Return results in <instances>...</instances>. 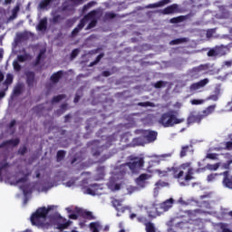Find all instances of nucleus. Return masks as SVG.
Here are the masks:
<instances>
[{"mask_svg": "<svg viewBox=\"0 0 232 232\" xmlns=\"http://www.w3.org/2000/svg\"><path fill=\"white\" fill-rule=\"evenodd\" d=\"M112 205H113V208H115V209L119 213H124V209L127 208H121V206H122V200L113 199L112 200Z\"/></svg>", "mask_w": 232, "mask_h": 232, "instance_id": "26", "label": "nucleus"}, {"mask_svg": "<svg viewBox=\"0 0 232 232\" xmlns=\"http://www.w3.org/2000/svg\"><path fill=\"white\" fill-rule=\"evenodd\" d=\"M133 142L136 144V146H144V144H147L144 135H142V137L134 139Z\"/></svg>", "mask_w": 232, "mask_h": 232, "instance_id": "28", "label": "nucleus"}, {"mask_svg": "<svg viewBox=\"0 0 232 232\" xmlns=\"http://www.w3.org/2000/svg\"><path fill=\"white\" fill-rule=\"evenodd\" d=\"M23 92V87H21V85H17L14 89V95H21Z\"/></svg>", "mask_w": 232, "mask_h": 232, "instance_id": "39", "label": "nucleus"}, {"mask_svg": "<svg viewBox=\"0 0 232 232\" xmlns=\"http://www.w3.org/2000/svg\"><path fill=\"white\" fill-rule=\"evenodd\" d=\"M13 66L15 72H21V64H19V62L17 61L13 62Z\"/></svg>", "mask_w": 232, "mask_h": 232, "instance_id": "42", "label": "nucleus"}, {"mask_svg": "<svg viewBox=\"0 0 232 232\" xmlns=\"http://www.w3.org/2000/svg\"><path fill=\"white\" fill-rule=\"evenodd\" d=\"M77 55H79V49H74V50L72 52L71 58H72V59H75Z\"/></svg>", "mask_w": 232, "mask_h": 232, "instance_id": "53", "label": "nucleus"}, {"mask_svg": "<svg viewBox=\"0 0 232 232\" xmlns=\"http://www.w3.org/2000/svg\"><path fill=\"white\" fill-rule=\"evenodd\" d=\"M220 227L223 232H232L231 229L227 228V225H226V224H221Z\"/></svg>", "mask_w": 232, "mask_h": 232, "instance_id": "51", "label": "nucleus"}, {"mask_svg": "<svg viewBox=\"0 0 232 232\" xmlns=\"http://www.w3.org/2000/svg\"><path fill=\"white\" fill-rule=\"evenodd\" d=\"M151 179V175L150 174H141L139 178L136 179L135 182L138 186L139 189H144L146 186H148V180Z\"/></svg>", "mask_w": 232, "mask_h": 232, "instance_id": "9", "label": "nucleus"}, {"mask_svg": "<svg viewBox=\"0 0 232 232\" xmlns=\"http://www.w3.org/2000/svg\"><path fill=\"white\" fill-rule=\"evenodd\" d=\"M102 226H101V223L99 222H93L90 224V229L92 232H99L101 231Z\"/></svg>", "mask_w": 232, "mask_h": 232, "instance_id": "27", "label": "nucleus"}, {"mask_svg": "<svg viewBox=\"0 0 232 232\" xmlns=\"http://www.w3.org/2000/svg\"><path fill=\"white\" fill-rule=\"evenodd\" d=\"M86 184H88V179H83L82 182V193H84L85 195H92V197H95V195H102V185L94 183L86 186Z\"/></svg>", "mask_w": 232, "mask_h": 232, "instance_id": "7", "label": "nucleus"}, {"mask_svg": "<svg viewBox=\"0 0 232 232\" xmlns=\"http://www.w3.org/2000/svg\"><path fill=\"white\" fill-rule=\"evenodd\" d=\"M51 81H52V82H53V84L59 82V72H54L51 76Z\"/></svg>", "mask_w": 232, "mask_h": 232, "instance_id": "38", "label": "nucleus"}, {"mask_svg": "<svg viewBox=\"0 0 232 232\" xmlns=\"http://www.w3.org/2000/svg\"><path fill=\"white\" fill-rule=\"evenodd\" d=\"M140 188H138V187H133V186H129L127 188V191L129 193V195H131V193H135V191H139Z\"/></svg>", "mask_w": 232, "mask_h": 232, "instance_id": "40", "label": "nucleus"}, {"mask_svg": "<svg viewBox=\"0 0 232 232\" xmlns=\"http://www.w3.org/2000/svg\"><path fill=\"white\" fill-rule=\"evenodd\" d=\"M101 59H102V55H99L97 58H96V61L90 64V66H95V64H97V63H99V61H101Z\"/></svg>", "mask_w": 232, "mask_h": 232, "instance_id": "59", "label": "nucleus"}, {"mask_svg": "<svg viewBox=\"0 0 232 232\" xmlns=\"http://www.w3.org/2000/svg\"><path fill=\"white\" fill-rule=\"evenodd\" d=\"M206 70H208V65L207 64H201L198 67L192 68L188 72V75H190V77H193L194 79H197V77H198V75H200V72H204Z\"/></svg>", "mask_w": 232, "mask_h": 232, "instance_id": "12", "label": "nucleus"}, {"mask_svg": "<svg viewBox=\"0 0 232 232\" xmlns=\"http://www.w3.org/2000/svg\"><path fill=\"white\" fill-rule=\"evenodd\" d=\"M26 180H27V179L25 177H24V178L18 179L16 182H17V184H21V183L26 182Z\"/></svg>", "mask_w": 232, "mask_h": 232, "instance_id": "60", "label": "nucleus"}, {"mask_svg": "<svg viewBox=\"0 0 232 232\" xmlns=\"http://www.w3.org/2000/svg\"><path fill=\"white\" fill-rule=\"evenodd\" d=\"M45 53H46V49L40 50V52L36 57V60L34 62V66H39L41 64V61H44V59L46 57Z\"/></svg>", "mask_w": 232, "mask_h": 232, "instance_id": "23", "label": "nucleus"}, {"mask_svg": "<svg viewBox=\"0 0 232 232\" xmlns=\"http://www.w3.org/2000/svg\"><path fill=\"white\" fill-rule=\"evenodd\" d=\"M192 148H193V146H191V145L183 146L181 148L180 157H186V155L188 154V151H189V150H191Z\"/></svg>", "mask_w": 232, "mask_h": 232, "instance_id": "32", "label": "nucleus"}, {"mask_svg": "<svg viewBox=\"0 0 232 232\" xmlns=\"http://www.w3.org/2000/svg\"><path fill=\"white\" fill-rule=\"evenodd\" d=\"M51 3H53V0H42L39 3V8H41V10H44V8L50 6Z\"/></svg>", "mask_w": 232, "mask_h": 232, "instance_id": "30", "label": "nucleus"}, {"mask_svg": "<svg viewBox=\"0 0 232 232\" xmlns=\"http://www.w3.org/2000/svg\"><path fill=\"white\" fill-rule=\"evenodd\" d=\"M51 25L59 24V11L55 10L52 13V17L49 19Z\"/></svg>", "mask_w": 232, "mask_h": 232, "instance_id": "24", "label": "nucleus"}, {"mask_svg": "<svg viewBox=\"0 0 232 232\" xmlns=\"http://www.w3.org/2000/svg\"><path fill=\"white\" fill-rule=\"evenodd\" d=\"M95 2H90L89 4L85 5L83 6V11L86 12V10H90V8H92V6L95 5Z\"/></svg>", "mask_w": 232, "mask_h": 232, "instance_id": "47", "label": "nucleus"}, {"mask_svg": "<svg viewBox=\"0 0 232 232\" xmlns=\"http://www.w3.org/2000/svg\"><path fill=\"white\" fill-rule=\"evenodd\" d=\"M227 150H232V141L227 142Z\"/></svg>", "mask_w": 232, "mask_h": 232, "instance_id": "64", "label": "nucleus"}, {"mask_svg": "<svg viewBox=\"0 0 232 232\" xmlns=\"http://www.w3.org/2000/svg\"><path fill=\"white\" fill-rule=\"evenodd\" d=\"M171 3V0H161L156 4H150L146 6V8H159L160 6H164V5H169Z\"/></svg>", "mask_w": 232, "mask_h": 232, "instance_id": "25", "label": "nucleus"}, {"mask_svg": "<svg viewBox=\"0 0 232 232\" xmlns=\"http://www.w3.org/2000/svg\"><path fill=\"white\" fill-rule=\"evenodd\" d=\"M36 28L39 32H45V30L48 28V19H41Z\"/></svg>", "mask_w": 232, "mask_h": 232, "instance_id": "22", "label": "nucleus"}, {"mask_svg": "<svg viewBox=\"0 0 232 232\" xmlns=\"http://www.w3.org/2000/svg\"><path fill=\"white\" fill-rule=\"evenodd\" d=\"M223 175L222 185L224 188H227L228 189H232V180L229 179V171H225L221 173Z\"/></svg>", "mask_w": 232, "mask_h": 232, "instance_id": "16", "label": "nucleus"}, {"mask_svg": "<svg viewBox=\"0 0 232 232\" xmlns=\"http://www.w3.org/2000/svg\"><path fill=\"white\" fill-rule=\"evenodd\" d=\"M8 162L4 163L1 167H0V171L3 173V169H5V168H8Z\"/></svg>", "mask_w": 232, "mask_h": 232, "instance_id": "63", "label": "nucleus"}, {"mask_svg": "<svg viewBox=\"0 0 232 232\" xmlns=\"http://www.w3.org/2000/svg\"><path fill=\"white\" fill-rule=\"evenodd\" d=\"M218 97H220V92H218L216 94H212L207 98V101H214V102H217L218 101Z\"/></svg>", "mask_w": 232, "mask_h": 232, "instance_id": "36", "label": "nucleus"}, {"mask_svg": "<svg viewBox=\"0 0 232 232\" xmlns=\"http://www.w3.org/2000/svg\"><path fill=\"white\" fill-rule=\"evenodd\" d=\"M157 206L155 204H150L146 207L147 213L150 218H157V217H160L162 214H159L157 211Z\"/></svg>", "mask_w": 232, "mask_h": 232, "instance_id": "14", "label": "nucleus"}, {"mask_svg": "<svg viewBox=\"0 0 232 232\" xmlns=\"http://www.w3.org/2000/svg\"><path fill=\"white\" fill-rule=\"evenodd\" d=\"M138 222H142L145 225L147 232H155V225L151 222H146V218H138Z\"/></svg>", "mask_w": 232, "mask_h": 232, "instance_id": "19", "label": "nucleus"}, {"mask_svg": "<svg viewBox=\"0 0 232 232\" xmlns=\"http://www.w3.org/2000/svg\"><path fill=\"white\" fill-rule=\"evenodd\" d=\"M97 173L99 174V177L95 178V180H101V179L104 177V167L98 168Z\"/></svg>", "mask_w": 232, "mask_h": 232, "instance_id": "35", "label": "nucleus"}, {"mask_svg": "<svg viewBox=\"0 0 232 232\" xmlns=\"http://www.w3.org/2000/svg\"><path fill=\"white\" fill-rule=\"evenodd\" d=\"M116 17V14L114 13L109 12L105 14V19H114Z\"/></svg>", "mask_w": 232, "mask_h": 232, "instance_id": "45", "label": "nucleus"}, {"mask_svg": "<svg viewBox=\"0 0 232 232\" xmlns=\"http://www.w3.org/2000/svg\"><path fill=\"white\" fill-rule=\"evenodd\" d=\"M208 57H217V55H218V51L212 49L208 51Z\"/></svg>", "mask_w": 232, "mask_h": 232, "instance_id": "43", "label": "nucleus"}, {"mask_svg": "<svg viewBox=\"0 0 232 232\" xmlns=\"http://www.w3.org/2000/svg\"><path fill=\"white\" fill-rule=\"evenodd\" d=\"M140 133L143 135L145 141L147 144H150V142H155L157 140V131L154 130H140Z\"/></svg>", "mask_w": 232, "mask_h": 232, "instance_id": "10", "label": "nucleus"}, {"mask_svg": "<svg viewBox=\"0 0 232 232\" xmlns=\"http://www.w3.org/2000/svg\"><path fill=\"white\" fill-rule=\"evenodd\" d=\"M215 108H217V105H210L207 109L202 111V112H199L202 119H206V117H208V115H211L215 111Z\"/></svg>", "mask_w": 232, "mask_h": 232, "instance_id": "21", "label": "nucleus"}, {"mask_svg": "<svg viewBox=\"0 0 232 232\" xmlns=\"http://www.w3.org/2000/svg\"><path fill=\"white\" fill-rule=\"evenodd\" d=\"M12 82H14V75L12 73H7L5 81L4 82V84L5 86H10V84H12Z\"/></svg>", "mask_w": 232, "mask_h": 232, "instance_id": "31", "label": "nucleus"}, {"mask_svg": "<svg viewBox=\"0 0 232 232\" xmlns=\"http://www.w3.org/2000/svg\"><path fill=\"white\" fill-rule=\"evenodd\" d=\"M20 142H21V140H19V138L11 139V140L3 141L0 145V148H5V146H13L14 148H15V146H19Z\"/></svg>", "mask_w": 232, "mask_h": 232, "instance_id": "18", "label": "nucleus"}, {"mask_svg": "<svg viewBox=\"0 0 232 232\" xmlns=\"http://www.w3.org/2000/svg\"><path fill=\"white\" fill-rule=\"evenodd\" d=\"M43 220H48L51 226H55L59 229V212H57V206L50 205L47 207H41L31 216V222L33 226H43Z\"/></svg>", "mask_w": 232, "mask_h": 232, "instance_id": "3", "label": "nucleus"}, {"mask_svg": "<svg viewBox=\"0 0 232 232\" xmlns=\"http://www.w3.org/2000/svg\"><path fill=\"white\" fill-rule=\"evenodd\" d=\"M182 21V16H179V17H176V18H172L170 20V23H180Z\"/></svg>", "mask_w": 232, "mask_h": 232, "instance_id": "56", "label": "nucleus"}, {"mask_svg": "<svg viewBox=\"0 0 232 232\" xmlns=\"http://www.w3.org/2000/svg\"><path fill=\"white\" fill-rule=\"evenodd\" d=\"M66 211L72 213L69 214V218H72V220H77L80 217H83V218H88L89 220H92L93 218V214H92V212H88L77 207H68Z\"/></svg>", "mask_w": 232, "mask_h": 232, "instance_id": "6", "label": "nucleus"}, {"mask_svg": "<svg viewBox=\"0 0 232 232\" xmlns=\"http://www.w3.org/2000/svg\"><path fill=\"white\" fill-rule=\"evenodd\" d=\"M15 124H16L15 120H12V121H10V123H9L8 128H10V130H12V128H14V126H15Z\"/></svg>", "mask_w": 232, "mask_h": 232, "instance_id": "61", "label": "nucleus"}, {"mask_svg": "<svg viewBox=\"0 0 232 232\" xmlns=\"http://www.w3.org/2000/svg\"><path fill=\"white\" fill-rule=\"evenodd\" d=\"M97 11H92L89 13L82 20H81L80 24L74 30L72 31V35H77L82 28H84V24L86 23H89L88 26L86 27V30H90L91 28H94V26L97 24Z\"/></svg>", "mask_w": 232, "mask_h": 232, "instance_id": "4", "label": "nucleus"}, {"mask_svg": "<svg viewBox=\"0 0 232 232\" xmlns=\"http://www.w3.org/2000/svg\"><path fill=\"white\" fill-rule=\"evenodd\" d=\"M64 155H66L65 151L59 150V160H63V159H64Z\"/></svg>", "mask_w": 232, "mask_h": 232, "instance_id": "57", "label": "nucleus"}, {"mask_svg": "<svg viewBox=\"0 0 232 232\" xmlns=\"http://www.w3.org/2000/svg\"><path fill=\"white\" fill-rule=\"evenodd\" d=\"M166 185H167V183L164 182V181H158V182L155 184V186H156L157 188H164V186H166Z\"/></svg>", "mask_w": 232, "mask_h": 232, "instance_id": "55", "label": "nucleus"}, {"mask_svg": "<svg viewBox=\"0 0 232 232\" xmlns=\"http://www.w3.org/2000/svg\"><path fill=\"white\" fill-rule=\"evenodd\" d=\"M156 173H158L160 177L172 175L174 179H177L179 186H189V180L195 179L193 177L195 170L193 167H191L190 162L183 163L179 167L169 168L167 170L156 169Z\"/></svg>", "mask_w": 232, "mask_h": 232, "instance_id": "2", "label": "nucleus"}, {"mask_svg": "<svg viewBox=\"0 0 232 232\" xmlns=\"http://www.w3.org/2000/svg\"><path fill=\"white\" fill-rule=\"evenodd\" d=\"M202 115L199 113H197L196 111L190 112L188 118V124H195L197 122L198 124H200V121H202Z\"/></svg>", "mask_w": 232, "mask_h": 232, "instance_id": "13", "label": "nucleus"}, {"mask_svg": "<svg viewBox=\"0 0 232 232\" xmlns=\"http://www.w3.org/2000/svg\"><path fill=\"white\" fill-rule=\"evenodd\" d=\"M218 157L216 153H210L207 155V159H211L212 160H215Z\"/></svg>", "mask_w": 232, "mask_h": 232, "instance_id": "54", "label": "nucleus"}, {"mask_svg": "<svg viewBox=\"0 0 232 232\" xmlns=\"http://www.w3.org/2000/svg\"><path fill=\"white\" fill-rule=\"evenodd\" d=\"M217 175H218V174H210V175H208V178H207L208 182H213V180H215Z\"/></svg>", "mask_w": 232, "mask_h": 232, "instance_id": "50", "label": "nucleus"}, {"mask_svg": "<svg viewBox=\"0 0 232 232\" xmlns=\"http://www.w3.org/2000/svg\"><path fill=\"white\" fill-rule=\"evenodd\" d=\"M138 106H143L144 108H148V106H150V108H155V103L151 102H144L138 103Z\"/></svg>", "mask_w": 232, "mask_h": 232, "instance_id": "37", "label": "nucleus"}, {"mask_svg": "<svg viewBox=\"0 0 232 232\" xmlns=\"http://www.w3.org/2000/svg\"><path fill=\"white\" fill-rule=\"evenodd\" d=\"M72 224V220L66 219L61 216H59V230L63 231V229H68Z\"/></svg>", "mask_w": 232, "mask_h": 232, "instance_id": "15", "label": "nucleus"}, {"mask_svg": "<svg viewBox=\"0 0 232 232\" xmlns=\"http://www.w3.org/2000/svg\"><path fill=\"white\" fill-rule=\"evenodd\" d=\"M169 157H171V153L163 154L160 156H154L155 158L154 162H157L159 164L160 160H166V159H169Z\"/></svg>", "mask_w": 232, "mask_h": 232, "instance_id": "29", "label": "nucleus"}, {"mask_svg": "<svg viewBox=\"0 0 232 232\" xmlns=\"http://www.w3.org/2000/svg\"><path fill=\"white\" fill-rule=\"evenodd\" d=\"M215 34V29H209L207 31V37L209 39L213 37V34Z\"/></svg>", "mask_w": 232, "mask_h": 232, "instance_id": "52", "label": "nucleus"}, {"mask_svg": "<svg viewBox=\"0 0 232 232\" xmlns=\"http://www.w3.org/2000/svg\"><path fill=\"white\" fill-rule=\"evenodd\" d=\"M231 164V161H228L227 163L220 164L219 168L222 169H229V166Z\"/></svg>", "mask_w": 232, "mask_h": 232, "instance_id": "49", "label": "nucleus"}, {"mask_svg": "<svg viewBox=\"0 0 232 232\" xmlns=\"http://www.w3.org/2000/svg\"><path fill=\"white\" fill-rule=\"evenodd\" d=\"M206 168L210 171H217L220 168V163L208 164Z\"/></svg>", "mask_w": 232, "mask_h": 232, "instance_id": "33", "label": "nucleus"}, {"mask_svg": "<svg viewBox=\"0 0 232 232\" xmlns=\"http://www.w3.org/2000/svg\"><path fill=\"white\" fill-rule=\"evenodd\" d=\"M28 59H30V54L28 53L17 56V61H19V63H24L25 61H28Z\"/></svg>", "mask_w": 232, "mask_h": 232, "instance_id": "34", "label": "nucleus"}, {"mask_svg": "<svg viewBox=\"0 0 232 232\" xmlns=\"http://www.w3.org/2000/svg\"><path fill=\"white\" fill-rule=\"evenodd\" d=\"M55 102H59V95H56L52 100V104H55Z\"/></svg>", "mask_w": 232, "mask_h": 232, "instance_id": "62", "label": "nucleus"}, {"mask_svg": "<svg viewBox=\"0 0 232 232\" xmlns=\"http://www.w3.org/2000/svg\"><path fill=\"white\" fill-rule=\"evenodd\" d=\"M70 3H72V5H73L74 6H77L79 5H82V3H84V0H69Z\"/></svg>", "mask_w": 232, "mask_h": 232, "instance_id": "44", "label": "nucleus"}, {"mask_svg": "<svg viewBox=\"0 0 232 232\" xmlns=\"http://www.w3.org/2000/svg\"><path fill=\"white\" fill-rule=\"evenodd\" d=\"M165 82L160 81L155 83V88H162V86H164Z\"/></svg>", "mask_w": 232, "mask_h": 232, "instance_id": "58", "label": "nucleus"}, {"mask_svg": "<svg viewBox=\"0 0 232 232\" xmlns=\"http://www.w3.org/2000/svg\"><path fill=\"white\" fill-rule=\"evenodd\" d=\"M185 119L177 118L175 115V111H169V112H165L162 114L160 119V124L163 125L164 128H171L175 126V124H182Z\"/></svg>", "mask_w": 232, "mask_h": 232, "instance_id": "5", "label": "nucleus"}, {"mask_svg": "<svg viewBox=\"0 0 232 232\" xmlns=\"http://www.w3.org/2000/svg\"><path fill=\"white\" fill-rule=\"evenodd\" d=\"M176 12H179V5L176 4H173L162 10V14H164L165 15L169 14H176Z\"/></svg>", "mask_w": 232, "mask_h": 232, "instance_id": "20", "label": "nucleus"}, {"mask_svg": "<svg viewBox=\"0 0 232 232\" xmlns=\"http://www.w3.org/2000/svg\"><path fill=\"white\" fill-rule=\"evenodd\" d=\"M184 41H186V38L172 40L170 44H180V43H184Z\"/></svg>", "mask_w": 232, "mask_h": 232, "instance_id": "48", "label": "nucleus"}, {"mask_svg": "<svg viewBox=\"0 0 232 232\" xmlns=\"http://www.w3.org/2000/svg\"><path fill=\"white\" fill-rule=\"evenodd\" d=\"M26 151H28V148H26V146L21 147L18 150L19 155H24L26 153Z\"/></svg>", "mask_w": 232, "mask_h": 232, "instance_id": "46", "label": "nucleus"}, {"mask_svg": "<svg viewBox=\"0 0 232 232\" xmlns=\"http://www.w3.org/2000/svg\"><path fill=\"white\" fill-rule=\"evenodd\" d=\"M175 202V200L170 198L169 199L165 200L164 202L157 205V208L156 211L159 214H164L166 213V211H169V209H171L173 208V203Z\"/></svg>", "mask_w": 232, "mask_h": 232, "instance_id": "8", "label": "nucleus"}, {"mask_svg": "<svg viewBox=\"0 0 232 232\" xmlns=\"http://www.w3.org/2000/svg\"><path fill=\"white\" fill-rule=\"evenodd\" d=\"M26 75V84L28 88H32L34 84H35V72H27Z\"/></svg>", "mask_w": 232, "mask_h": 232, "instance_id": "17", "label": "nucleus"}, {"mask_svg": "<svg viewBox=\"0 0 232 232\" xmlns=\"http://www.w3.org/2000/svg\"><path fill=\"white\" fill-rule=\"evenodd\" d=\"M190 104L193 106H198L200 104H204V100H191Z\"/></svg>", "mask_w": 232, "mask_h": 232, "instance_id": "41", "label": "nucleus"}, {"mask_svg": "<svg viewBox=\"0 0 232 232\" xmlns=\"http://www.w3.org/2000/svg\"><path fill=\"white\" fill-rule=\"evenodd\" d=\"M207 84H209V79L205 78L198 82L192 83L189 87L190 92H198L201 88H204Z\"/></svg>", "mask_w": 232, "mask_h": 232, "instance_id": "11", "label": "nucleus"}, {"mask_svg": "<svg viewBox=\"0 0 232 232\" xmlns=\"http://www.w3.org/2000/svg\"><path fill=\"white\" fill-rule=\"evenodd\" d=\"M144 167V158L135 157L131 159V161L114 169L112 176L110 179L107 186L111 191H119L121 189V183L119 180H122L126 169H130L132 173H137L140 168Z\"/></svg>", "mask_w": 232, "mask_h": 232, "instance_id": "1", "label": "nucleus"}]
</instances>
